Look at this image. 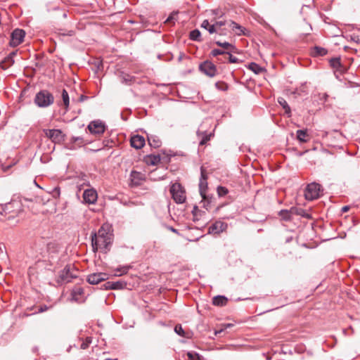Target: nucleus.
Listing matches in <instances>:
<instances>
[{"label":"nucleus","instance_id":"nucleus-1","mask_svg":"<svg viewBox=\"0 0 360 360\" xmlns=\"http://www.w3.org/2000/svg\"><path fill=\"white\" fill-rule=\"evenodd\" d=\"M21 211V205L18 201H11L1 207L0 220H10L15 218Z\"/></svg>","mask_w":360,"mask_h":360},{"label":"nucleus","instance_id":"nucleus-2","mask_svg":"<svg viewBox=\"0 0 360 360\" xmlns=\"http://www.w3.org/2000/svg\"><path fill=\"white\" fill-rule=\"evenodd\" d=\"M54 102V97L47 90L39 91L34 98V103L39 108H46Z\"/></svg>","mask_w":360,"mask_h":360},{"label":"nucleus","instance_id":"nucleus-3","mask_svg":"<svg viewBox=\"0 0 360 360\" xmlns=\"http://www.w3.org/2000/svg\"><path fill=\"white\" fill-rule=\"evenodd\" d=\"M77 271L75 270L73 267L66 266L59 273L58 278L57 280L58 283L63 284L70 282L73 278L77 277Z\"/></svg>","mask_w":360,"mask_h":360},{"label":"nucleus","instance_id":"nucleus-4","mask_svg":"<svg viewBox=\"0 0 360 360\" xmlns=\"http://www.w3.org/2000/svg\"><path fill=\"white\" fill-rule=\"evenodd\" d=\"M170 193L172 198L176 203H183L186 200V192L179 183H174L171 186Z\"/></svg>","mask_w":360,"mask_h":360},{"label":"nucleus","instance_id":"nucleus-5","mask_svg":"<svg viewBox=\"0 0 360 360\" xmlns=\"http://www.w3.org/2000/svg\"><path fill=\"white\" fill-rule=\"evenodd\" d=\"M111 243V237L107 236V238H102L99 236H91V245L94 252L98 249L106 250Z\"/></svg>","mask_w":360,"mask_h":360},{"label":"nucleus","instance_id":"nucleus-6","mask_svg":"<svg viewBox=\"0 0 360 360\" xmlns=\"http://www.w3.org/2000/svg\"><path fill=\"white\" fill-rule=\"evenodd\" d=\"M320 193L321 185L317 183H311L307 185L305 189L304 196L307 200H313L320 196Z\"/></svg>","mask_w":360,"mask_h":360},{"label":"nucleus","instance_id":"nucleus-7","mask_svg":"<svg viewBox=\"0 0 360 360\" xmlns=\"http://www.w3.org/2000/svg\"><path fill=\"white\" fill-rule=\"evenodd\" d=\"M25 37V32L22 29H15L11 34L10 45L15 47L20 44Z\"/></svg>","mask_w":360,"mask_h":360},{"label":"nucleus","instance_id":"nucleus-8","mask_svg":"<svg viewBox=\"0 0 360 360\" xmlns=\"http://www.w3.org/2000/svg\"><path fill=\"white\" fill-rule=\"evenodd\" d=\"M87 128L91 134H102L104 133V131L105 130V125L104 122L98 120L91 121L89 124Z\"/></svg>","mask_w":360,"mask_h":360},{"label":"nucleus","instance_id":"nucleus-9","mask_svg":"<svg viewBox=\"0 0 360 360\" xmlns=\"http://www.w3.org/2000/svg\"><path fill=\"white\" fill-rule=\"evenodd\" d=\"M44 133L54 143H60L64 140V136L60 129H44Z\"/></svg>","mask_w":360,"mask_h":360},{"label":"nucleus","instance_id":"nucleus-10","mask_svg":"<svg viewBox=\"0 0 360 360\" xmlns=\"http://www.w3.org/2000/svg\"><path fill=\"white\" fill-rule=\"evenodd\" d=\"M199 69L206 75L212 77L217 74L216 66L210 61H205L200 65Z\"/></svg>","mask_w":360,"mask_h":360},{"label":"nucleus","instance_id":"nucleus-11","mask_svg":"<svg viewBox=\"0 0 360 360\" xmlns=\"http://www.w3.org/2000/svg\"><path fill=\"white\" fill-rule=\"evenodd\" d=\"M228 228V224L221 221H217L212 224L208 229V233L210 234H219L225 231Z\"/></svg>","mask_w":360,"mask_h":360},{"label":"nucleus","instance_id":"nucleus-12","mask_svg":"<svg viewBox=\"0 0 360 360\" xmlns=\"http://www.w3.org/2000/svg\"><path fill=\"white\" fill-rule=\"evenodd\" d=\"M98 194L95 189H86L83 193V201L87 204H95L97 201Z\"/></svg>","mask_w":360,"mask_h":360},{"label":"nucleus","instance_id":"nucleus-13","mask_svg":"<svg viewBox=\"0 0 360 360\" xmlns=\"http://www.w3.org/2000/svg\"><path fill=\"white\" fill-rule=\"evenodd\" d=\"M108 278V275L103 272L94 273L88 276L87 281L89 283L96 285L101 281Z\"/></svg>","mask_w":360,"mask_h":360},{"label":"nucleus","instance_id":"nucleus-14","mask_svg":"<svg viewBox=\"0 0 360 360\" xmlns=\"http://www.w3.org/2000/svg\"><path fill=\"white\" fill-rule=\"evenodd\" d=\"M144 174L137 171H131L130 174V181L131 186H137L141 185L144 180Z\"/></svg>","mask_w":360,"mask_h":360},{"label":"nucleus","instance_id":"nucleus-15","mask_svg":"<svg viewBox=\"0 0 360 360\" xmlns=\"http://www.w3.org/2000/svg\"><path fill=\"white\" fill-rule=\"evenodd\" d=\"M126 286L127 282L123 280H120L117 281H108L105 283V288L110 290H120L124 288Z\"/></svg>","mask_w":360,"mask_h":360},{"label":"nucleus","instance_id":"nucleus-16","mask_svg":"<svg viewBox=\"0 0 360 360\" xmlns=\"http://www.w3.org/2000/svg\"><path fill=\"white\" fill-rule=\"evenodd\" d=\"M131 146L136 149H140L145 145V139L140 135H135L131 138Z\"/></svg>","mask_w":360,"mask_h":360},{"label":"nucleus","instance_id":"nucleus-17","mask_svg":"<svg viewBox=\"0 0 360 360\" xmlns=\"http://www.w3.org/2000/svg\"><path fill=\"white\" fill-rule=\"evenodd\" d=\"M229 28L231 29L237 35H247V30L233 21L229 22Z\"/></svg>","mask_w":360,"mask_h":360},{"label":"nucleus","instance_id":"nucleus-18","mask_svg":"<svg viewBox=\"0 0 360 360\" xmlns=\"http://www.w3.org/2000/svg\"><path fill=\"white\" fill-rule=\"evenodd\" d=\"M215 44L217 45H218L219 46L221 47L223 50L226 51V52L227 53H231V52H233V53H236L237 52V49L236 48L235 46H233V44L229 43V42H221L219 41H217L215 42Z\"/></svg>","mask_w":360,"mask_h":360},{"label":"nucleus","instance_id":"nucleus-19","mask_svg":"<svg viewBox=\"0 0 360 360\" xmlns=\"http://www.w3.org/2000/svg\"><path fill=\"white\" fill-rule=\"evenodd\" d=\"M297 140L300 143H307L309 141L310 136L307 130L299 129L296 131Z\"/></svg>","mask_w":360,"mask_h":360},{"label":"nucleus","instance_id":"nucleus-20","mask_svg":"<svg viewBox=\"0 0 360 360\" xmlns=\"http://www.w3.org/2000/svg\"><path fill=\"white\" fill-rule=\"evenodd\" d=\"M197 135L199 138L201 139L199 144L200 146H203V145L206 144L208 141L210 140V138L212 134V133H210L209 134H207L205 131H201L198 130L197 131Z\"/></svg>","mask_w":360,"mask_h":360},{"label":"nucleus","instance_id":"nucleus-21","mask_svg":"<svg viewBox=\"0 0 360 360\" xmlns=\"http://www.w3.org/2000/svg\"><path fill=\"white\" fill-rule=\"evenodd\" d=\"M227 301L228 300L226 297L217 295L212 299V304L215 306H224L226 304Z\"/></svg>","mask_w":360,"mask_h":360},{"label":"nucleus","instance_id":"nucleus-22","mask_svg":"<svg viewBox=\"0 0 360 360\" xmlns=\"http://www.w3.org/2000/svg\"><path fill=\"white\" fill-rule=\"evenodd\" d=\"M207 189V182L205 179L200 180L199 192L202 199H206V191Z\"/></svg>","mask_w":360,"mask_h":360},{"label":"nucleus","instance_id":"nucleus-23","mask_svg":"<svg viewBox=\"0 0 360 360\" xmlns=\"http://www.w3.org/2000/svg\"><path fill=\"white\" fill-rule=\"evenodd\" d=\"M278 102L285 110V113L287 115V116L290 117L291 116V110L287 101L283 98L279 97L278 98Z\"/></svg>","mask_w":360,"mask_h":360},{"label":"nucleus","instance_id":"nucleus-24","mask_svg":"<svg viewBox=\"0 0 360 360\" xmlns=\"http://www.w3.org/2000/svg\"><path fill=\"white\" fill-rule=\"evenodd\" d=\"M148 141L151 147L155 148H159L161 146L160 139L156 136H148Z\"/></svg>","mask_w":360,"mask_h":360},{"label":"nucleus","instance_id":"nucleus-25","mask_svg":"<svg viewBox=\"0 0 360 360\" xmlns=\"http://www.w3.org/2000/svg\"><path fill=\"white\" fill-rule=\"evenodd\" d=\"M328 53V51L323 47L320 46H314L311 51V54L314 56H323L326 55Z\"/></svg>","mask_w":360,"mask_h":360},{"label":"nucleus","instance_id":"nucleus-26","mask_svg":"<svg viewBox=\"0 0 360 360\" xmlns=\"http://www.w3.org/2000/svg\"><path fill=\"white\" fill-rule=\"evenodd\" d=\"M248 68L257 75L262 74L265 72V69L260 67L255 63H251L248 65Z\"/></svg>","mask_w":360,"mask_h":360},{"label":"nucleus","instance_id":"nucleus-27","mask_svg":"<svg viewBox=\"0 0 360 360\" xmlns=\"http://www.w3.org/2000/svg\"><path fill=\"white\" fill-rule=\"evenodd\" d=\"M294 212V209L290 210H282L279 212V216L285 221H289L291 219V214Z\"/></svg>","mask_w":360,"mask_h":360},{"label":"nucleus","instance_id":"nucleus-28","mask_svg":"<svg viewBox=\"0 0 360 360\" xmlns=\"http://www.w3.org/2000/svg\"><path fill=\"white\" fill-rule=\"evenodd\" d=\"M130 268H131V266L129 265L118 267V268L114 269V274H115V276H120L122 275L126 274Z\"/></svg>","mask_w":360,"mask_h":360},{"label":"nucleus","instance_id":"nucleus-29","mask_svg":"<svg viewBox=\"0 0 360 360\" xmlns=\"http://www.w3.org/2000/svg\"><path fill=\"white\" fill-rule=\"evenodd\" d=\"M161 160L160 155H150L147 158V164L150 165H156Z\"/></svg>","mask_w":360,"mask_h":360},{"label":"nucleus","instance_id":"nucleus-30","mask_svg":"<svg viewBox=\"0 0 360 360\" xmlns=\"http://www.w3.org/2000/svg\"><path fill=\"white\" fill-rule=\"evenodd\" d=\"M62 98L63 104L65 107V110H68L69 108V103H70V98L68 91L65 89H63L62 91Z\"/></svg>","mask_w":360,"mask_h":360},{"label":"nucleus","instance_id":"nucleus-31","mask_svg":"<svg viewBox=\"0 0 360 360\" xmlns=\"http://www.w3.org/2000/svg\"><path fill=\"white\" fill-rule=\"evenodd\" d=\"M201 34L198 30H194L190 32V39L193 41H200L202 39L200 38Z\"/></svg>","mask_w":360,"mask_h":360},{"label":"nucleus","instance_id":"nucleus-32","mask_svg":"<svg viewBox=\"0 0 360 360\" xmlns=\"http://www.w3.org/2000/svg\"><path fill=\"white\" fill-rule=\"evenodd\" d=\"M226 54L227 53L226 52V51L223 49H214L211 51V55L217 58L219 56H224L226 58Z\"/></svg>","mask_w":360,"mask_h":360},{"label":"nucleus","instance_id":"nucleus-33","mask_svg":"<svg viewBox=\"0 0 360 360\" xmlns=\"http://www.w3.org/2000/svg\"><path fill=\"white\" fill-rule=\"evenodd\" d=\"M216 88L219 91H226L228 90L229 86L224 82H217L215 83Z\"/></svg>","mask_w":360,"mask_h":360},{"label":"nucleus","instance_id":"nucleus-34","mask_svg":"<svg viewBox=\"0 0 360 360\" xmlns=\"http://www.w3.org/2000/svg\"><path fill=\"white\" fill-rule=\"evenodd\" d=\"M192 213L194 217V220L198 219V217H202L203 214H205L204 211L199 210L197 206H195L193 207Z\"/></svg>","mask_w":360,"mask_h":360},{"label":"nucleus","instance_id":"nucleus-35","mask_svg":"<svg viewBox=\"0 0 360 360\" xmlns=\"http://www.w3.org/2000/svg\"><path fill=\"white\" fill-rule=\"evenodd\" d=\"M214 24L216 28L218 30V32H221V28H222V27L227 26L229 27V22L226 21H215Z\"/></svg>","mask_w":360,"mask_h":360},{"label":"nucleus","instance_id":"nucleus-36","mask_svg":"<svg viewBox=\"0 0 360 360\" xmlns=\"http://www.w3.org/2000/svg\"><path fill=\"white\" fill-rule=\"evenodd\" d=\"M92 339L91 337H87L84 340L82 341L80 348L82 349H86L89 347V345L91 343Z\"/></svg>","mask_w":360,"mask_h":360},{"label":"nucleus","instance_id":"nucleus-37","mask_svg":"<svg viewBox=\"0 0 360 360\" xmlns=\"http://www.w3.org/2000/svg\"><path fill=\"white\" fill-rule=\"evenodd\" d=\"M330 65L333 68H338L341 66L340 59L339 58H332L330 60Z\"/></svg>","mask_w":360,"mask_h":360},{"label":"nucleus","instance_id":"nucleus-38","mask_svg":"<svg viewBox=\"0 0 360 360\" xmlns=\"http://www.w3.org/2000/svg\"><path fill=\"white\" fill-rule=\"evenodd\" d=\"M217 191V194L219 197H223L229 193V190L226 187H224V186H218Z\"/></svg>","mask_w":360,"mask_h":360},{"label":"nucleus","instance_id":"nucleus-39","mask_svg":"<svg viewBox=\"0 0 360 360\" xmlns=\"http://www.w3.org/2000/svg\"><path fill=\"white\" fill-rule=\"evenodd\" d=\"M101 235V237L102 238H107V236H110V235L106 232L105 229L102 226L97 233H94L93 236H99Z\"/></svg>","mask_w":360,"mask_h":360},{"label":"nucleus","instance_id":"nucleus-40","mask_svg":"<svg viewBox=\"0 0 360 360\" xmlns=\"http://www.w3.org/2000/svg\"><path fill=\"white\" fill-rule=\"evenodd\" d=\"M11 62V58H9V56H8L0 64V67L6 70L10 66H8V64Z\"/></svg>","mask_w":360,"mask_h":360},{"label":"nucleus","instance_id":"nucleus-41","mask_svg":"<svg viewBox=\"0 0 360 360\" xmlns=\"http://www.w3.org/2000/svg\"><path fill=\"white\" fill-rule=\"evenodd\" d=\"M174 331L179 335L181 337H185V332L180 324H177L175 326Z\"/></svg>","mask_w":360,"mask_h":360},{"label":"nucleus","instance_id":"nucleus-42","mask_svg":"<svg viewBox=\"0 0 360 360\" xmlns=\"http://www.w3.org/2000/svg\"><path fill=\"white\" fill-rule=\"evenodd\" d=\"M187 356L188 357V360H201L200 355L195 352H188L187 353Z\"/></svg>","mask_w":360,"mask_h":360},{"label":"nucleus","instance_id":"nucleus-43","mask_svg":"<svg viewBox=\"0 0 360 360\" xmlns=\"http://www.w3.org/2000/svg\"><path fill=\"white\" fill-rule=\"evenodd\" d=\"M226 58H228L229 62L231 63H238L239 62L238 58L232 56L231 53L226 55Z\"/></svg>","mask_w":360,"mask_h":360},{"label":"nucleus","instance_id":"nucleus-44","mask_svg":"<svg viewBox=\"0 0 360 360\" xmlns=\"http://www.w3.org/2000/svg\"><path fill=\"white\" fill-rule=\"evenodd\" d=\"M292 209H294V212H292V214L301 215V216L305 217L307 218L309 217L308 214H304V211L302 209H297L295 207H292Z\"/></svg>","mask_w":360,"mask_h":360},{"label":"nucleus","instance_id":"nucleus-45","mask_svg":"<svg viewBox=\"0 0 360 360\" xmlns=\"http://www.w3.org/2000/svg\"><path fill=\"white\" fill-rule=\"evenodd\" d=\"M201 202L202 203V207L205 208L207 210H209L210 202L208 200V197L207 195L206 199H202Z\"/></svg>","mask_w":360,"mask_h":360},{"label":"nucleus","instance_id":"nucleus-46","mask_svg":"<svg viewBox=\"0 0 360 360\" xmlns=\"http://www.w3.org/2000/svg\"><path fill=\"white\" fill-rule=\"evenodd\" d=\"M210 34H214L217 33L218 32V30L216 28L214 23L211 24L210 26L207 30Z\"/></svg>","mask_w":360,"mask_h":360},{"label":"nucleus","instance_id":"nucleus-47","mask_svg":"<svg viewBox=\"0 0 360 360\" xmlns=\"http://www.w3.org/2000/svg\"><path fill=\"white\" fill-rule=\"evenodd\" d=\"M200 174L201 175H200V180L205 179V181H207V174H206V171H205V169L202 167H201V168H200Z\"/></svg>","mask_w":360,"mask_h":360},{"label":"nucleus","instance_id":"nucleus-48","mask_svg":"<svg viewBox=\"0 0 360 360\" xmlns=\"http://www.w3.org/2000/svg\"><path fill=\"white\" fill-rule=\"evenodd\" d=\"M71 140L73 143H77L79 145H82L84 143V141L82 137H72Z\"/></svg>","mask_w":360,"mask_h":360},{"label":"nucleus","instance_id":"nucleus-49","mask_svg":"<svg viewBox=\"0 0 360 360\" xmlns=\"http://www.w3.org/2000/svg\"><path fill=\"white\" fill-rule=\"evenodd\" d=\"M210 25L211 24L210 23L208 20H205L202 21V22L201 24V27L204 28L205 30H207L208 27L210 26Z\"/></svg>","mask_w":360,"mask_h":360},{"label":"nucleus","instance_id":"nucleus-50","mask_svg":"<svg viewBox=\"0 0 360 360\" xmlns=\"http://www.w3.org/2000/svg\"><path fill=\"white\" fill-rule=\"evenodd\" d=\"M49 309V307L45 304L44 305H41L39 307L38 309V312L39 313H42V312H44L46 311H47L48 309Z\"/></svg>","mask_w":360,"mask_h":360},{"label":"nucleus","instance_id":"nucleus-51","mask_svg":"<svg viewBox=\"0 0 360 360\" xmlns=\"http://www.w3.org/2000/svg\"><path fill=\"white\" fill-rule=\"evenodd\" d=\"M82 293H83V290L82 288H79L76 289L75 290H74L73 296L77 300V298L76 297V295H82Z\"/></svg>","mask_w":360,"mask_h":360},{"label":"nucleus","instance_id":"nucleus-52","mask_svg":"<svg viewBox=\"0 0 360 360\" xmlns=\"http://www.w3.org/2000/svg\"><path fill=\"white\" fill-rule=\"evenodd\" d=\"M227 30H228V29L226 27H225V26H224V27H222V28H221V32H217V34H218L219 35H226Z\"/></svg>","mask_w":360,"mask_h":360},{"label":"nucleus","instance_id":"nucleus-53","mask_svg":"<svg viewBox=\"0 0 360 360\" xmlns=\"http://www.w3.org/2000/svg\"><path fill=\"white\" fill-rule=\"evenodd\" d=\"M16 55V52L15 51H13L11 52L8 56H9V58H11V62L8 64V66H11L13 63H14V60H13V57Z\"/></svg>","mask_w":360,"mask_h":360},{"label":"nucleus","instance_id":"nucleus-54","mask_svg":"<svg viewBox=\"0 0 360 360\" xmlns=\"http://www.w3.org/2000/svg\"><path fill=\"white\" fill-rule=\"evenodd\" d=\"M60 195V188L58 187L55 188L53 190V196L55 198L59 197Z\"/></svg>","mask_w":360,"mask_h":360},{"label":"nucleus","instance_id":"nucleus-55","mask_svg":"<svg viewBox=\"0 0 360 360\" xmlns=\"http://www.w3.org/2000/svg\"><path fill=\"white\" fill-rule=\"evenodd\" d=\"M174 15H176V14H172L170 16H169L166 20L165 22H174V20H175Z\"/></svg>","mask_w":360,"mask_h":360},{"label":"nucleus","instance_id":"nucleus-56","mask_svg":"<svg viewBox=\"0 0 360 360\" xmlns=\"http://www.w3.org/2000/svg\"><path fill=\"white\" fill-rule=\"evenodd\" d=\"M217 60L218 61H221V62H226V60H228V58H226L224 56H219L217 58Z\"/></svg>","mask_w":360,"mask_h":360},{"label":"nucleus","instance_id":"nucleus-57","mask_svg":"<svg viewBox=\"0 0 360 360\" xmlns=\"http://www.w3.org/2000/svg\"><path fill=\"white\" fill-rule=\"evenodd\" d=\"M349 206H344L342 207V212H347V211L349 210Z\"/></svg>","mask_w":360,"mask_h":360},{"label":"nucleus","instance_id":"nucleus-58","mask_svg":"<svg viewBox=\"0 0 360 360\" xmlns=\"http://www.w3.org/2000/svg\"><path fill=\"white\" fill-rule=\"evenodd\" d=\"M170 230H171L172 232H174V233H176V232H177V231H176L175 229H174L173 227H170Z\"/></svg>","mask_w":360,"mask_h":360},{"label":"nucleus","instance_id":"nucleus-59","mask_svg":"<svg viewBox=\"0 0 360 360\" xmlns=\"http://www.w3.org/2000/svg\"><path fill=\"white\" fill-rule=\"evenodd\" d=\"M4 253L2 248H0V255Z\"/></svg>","mask_w":360,"mask_h":360},{"label":"nucleus","instance_id":"nucleus-60","mask_svg":"<svg viewBox=\"0 0 360 360\" xmlns=\"http://www.w3.org/2000/svg\"><path fill=\"white\" fill-rule=\"evenodd\" d=\"M63 17L64 18H66L67 17V14L65 13H63Z\"/></svg>","mask_w":360,"mask_h":360},{"label":"nucleus","instance_id":"nucleus-61","mask_svg":"<svg viewBox=\"0 0 360 360\" xmlns=\"http://www.w3.org/2000/svg\"><path fill=\"white\" fill-rule=\"evenodd\" d=\"M105 360H117V359H107Z\"/></svg>","mask_w":360,"mask_h":360}]
</instances>
